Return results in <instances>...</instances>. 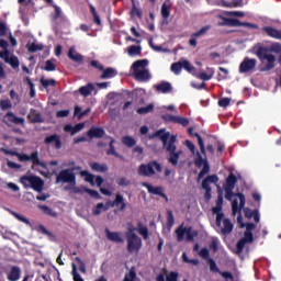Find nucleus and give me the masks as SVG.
Here are the masks:
<instances>
[{"instance_id": "1", "label": "nucleus", "mask_w": 281, "mask_h": 281, "mask_svg": "<svg viewBox=\"0 0 281 281\" xmlns=\"http://www.w3.org/2000/svg\"><path fill=\"white\" fill-rule=\"evenodd\" d=\"M281 54V44L276 42L269 47L259 46L256 50V56L260 60L261 65H265L260 68V71H271V69H276V55Z\"/></svg>"}, {"instance_id": "2", "label": "nucleus", "mask_w": 281, "mask_h": 281, "mask_svg": "<svg viewBox=\"0 0 281 281\" xmlns=\"http://www.w3.org/2000/svg\"><path fill=\"white\" fill-rule=\"evenodd\" d=\"M148 67V59H138L133 63L132 70L134 74L135 80L138 82H148L150 80V71L146 69Z\"/></svg>"}, {"instance_id": "3", "label": "nucleus", "mask_w": 281, "mask_h": 281, "mask_svg": "<svg viewBox=\"0 0 281 281\" xmlns=\"http://www.w3.org/2000/svg\"><path fill=\"white\" fill-rule=\"evenodd\" d=\"M224 192H225V199L227 201H232V196H238L239 205H238V200H236V199L233 200L232 212H233V216L240 214V212H243V209H245V203H246L245 194L234 193V189L226 188V187H224Z\"/></svg>"}, {"instance_id": "4", "label": "nucleus", "mask_w": 281, "mask_h": 281, "mask_svg": "<svg viewBox=\"0 0 281 281\" xmlns=\"http://www.w3.org/2000/svg\"><path fill=\"white\" fill-rule=\"evenodd\" d=\"M20 183L27 190V188H32L35 192H43V186H45V181L42 180L41 177L37 176H22L20 178Z\"/></svg>"}, {"instance_id": "5", "label": "nucleus", "mask_w": 281, "mask_h": 281, "mask_svg": "<svg viewBox=\"0 0 281 281\" xmlns=\"http://www.w3.org/2000/svg\"><path fill=\"white\" fill-rule=\"evenodd\" d=\"M176 236L178 243H182V240H186L187 243H194V238L199 236V232L193 231L192 226H183V224H181L176 229Z\"/></svg>"}, {"instance_id": "6", "label": "nucleus", "mask_w": 281, "mask_h": 281, "mask_svg": "<svg viewBox=\"0 0 281 281\" xmlns=\"http://www.w3.org/2000/svg\"><path fill=\"white\" fill-rule=\"evenodd\" d=\"M175 142H177V137L171 136L165 150L169 153L167 159L171 164V166H179V157H181L182 151H177V145H175Z\"/></svg>"}, {"instance_id": "7", "label": "nucleus", "mask_w": 281, "mask_h": 281, "mask_svg": "<svg viewBox=\"0 0 281 281\" xmlns=\"http://www.w3.org/2000/svg\"><path fill=\"white\" fill-rule=\"evenodd\" d=\"M75 170H80V167H72L59 171L56 177V183H69L70 186H76V173Z\"/></svg>"}, {"instance_id": "8", "label": "nucleus", "mask_w": 281, "mask_h": 281, "mask_svg": "<svg viewBox=\"0 0 281 281\" xmlns=\"http://www.w3.org/2000/svg\"><path fill=\"white\" fill-rule=\"evenodd\" d=\"M155 170L156 172H161V165L159 162H157L156 160H153L150 162L146 164H142L138 167V175L140 177H153V175H155Z\"/></svg>"}, {"instance_id": "9", "label": "nucleus", "mask_w": 281, "mask_h": 281, "mask_svg": "<svg viewBox=\"0 0 281 281\" xmlns=\"http://www.w3.org/2000/svg\"><path fill=\"white\" fill-rule=\"evenodd\" d=\"M126 240H127V251L130 254H136L142 249V238L137 236V234L130 231L126 233Z\"/></svg>"}, {"instance_id": "10", "label": "nucleus", "mask_w": 281, "mask_h": 281, "mask_svg": "<svg viewBox=\"0 0 281 281\" xmlns=\"http://www.w3.org/2000/svg\"><path fill=\"white\" fill-rule=\"evenodd\" d=\"M213 214H216L215 225L221 227L225 213L223 212V193H218L216 205L212 209Z\"/></svg>"}, {"instance_id": "11", "label": "nucleus", "mask_w": 281, "mask_h": 281, "mask_svg": "<svg viewBox=\"0 0 281 281\" xmlns=\"http://www.w3.org/2000/svg\"><path fill=\"white\" fill-rule=\"evenodd\" d=\"M19 161H32L33 166H40L41 168H47V165L45 162L41 161L38 159V153L37 151H32L31 155L27 154H20L15 153Z\"/></svg>"}, {"instance_id": "12", "label": "nucleus", "mask_w": 281, "mask_h": 281, "mask_svg": "<svg viewBox=\"0 0 281 281\" xmlns=\"http://www.w3.org/2000/svg\"><path fill=\"white\" fill-rule=\"evenodd\" d=\"M194 165L196 168H202L200 173L198 175V179H203L205 175L210 172V164L206 159H203V156H201V153H196V157L194 159Z\"/></svg>"}, {"instance_id": "13", "label": "nucleus", "mask_w": 281, "mask_h": 281, "mask_svg": "<svg viewBox=\"0 0 281 281\" xmlns=\"http://www.w3.org/2000/svg\"><path fill=\"white\" fill-rule=\"evenodd\" d=\"M161 119L165 122H171L172 124H180V126H188L190 124V119L183 116H175L172 114H164Z\"/></svg>"}, {"instance_id": "14", "label": "nucleus", "mask_w": 281, "mask_h": 281, "mask_svg": "<svg viewBox=\"0 0 281 281\" xmlns=\"http://www.w3.org/2000/svg\"><path fill=\"white\" fill-rule=\"evenodd\" d=\"M257 60L246 57L239 65V74H249V71L256 69Z\"/></svg>"}, {"instance_id": "15", "label": "nucleus", "mask_w": 281, "mask_h": 281, "mask_svg": "<svg viewBox=\"0 0 281 281\" xmlns=\"http://www.w3.org/2000/svg\"><path fill=\"white\" fill-rule=\"evenodd\" d=\"M261 32L266 34L269 38H274V41H281V30L276 29L271 25H266L261 27Z\"/></svg>"}, {"instance_id": "16", "label": "nucleus", "mask_w": 281, "mask_h": 281, "mask_svg": "<svg viewBox=\"0 0 281 281\" xmlns=\"http://www.w3.org/2000/svg\"><path fill=\"white\" fill-rule=\"evenodd\" d=\"M143 186L147 189V192H149V194H156L157 196H161V199H165L166 203H168V195L164 193V187H153V184L148 182L143 183Z\"/></svg>"}, {"instance_id": "17", "label": "nucleus", "mask_w": 281, "mask_h": 281, "mask_svg": "<svg viewBox=\"0 0 281 281\" xmlns=\"http://www.w3.org/2000/svg\"><path fill=\"white\" fill-rule=\"evenodd\" d=\"M44 144H46L47 146L54 145V148L56 150H60V148H63V140L60 139V135L58 134H52L47 136L44 139Z\"/></svg>"}, {"instance_id": "18", "label": "nucleus", "mask_w": 281, "mask_h": 281, "mask_svg": "<svg viewBox=\"0 0 281 281\" xmlns=\"http://www.w3.org/2000/svg\"><path fill=\"white\" fill-rule=\"evenodd\" d=\"M210 25L203 26L202 29H200L198 32L193 33L189 40V45L190 47H196L198 42L196 40L200 36H204V34H207V31L210 30Z\"/></svg>"}, {"instance_id": "19", "label": "nucleus", "mask_w": 281, "mask_h": 281, "mask_svg": "<svg viewBox=\"0 0 281 281\" xmlns=\"http://www.w3.org/2000/svg\"><path fill=\"white\" fill-rule=\"evenodd\" d=\"M221 19L223 20V22H218L220 27H223V26L238 27V25H240V20L238 19L225 18V16H221Z\"/></svg>"}, {"instance_id": "20", "label": "nucleus", "mask_w": 281, "mask_h": 281, "mask_svg": "<svg viewBox=\"0 0 281 281\" xmlns=\"http://www.w3.org/2000/svg\"><path fill=\"white\" fill-rule=\"evenodd\" d=\"M154 89L157 93H172V85L168 81H161L160 83L155 85Z\"/></svg>"}, {"instance_id": "21", "label": "nucleus", "mask_w": 281, "mask_h": 281, "mask_svg": "<svg viewBox=\"0 0 281 281\" xmlns=\"http://www.w3.org/2000/svg\"><path fill=\"white\" fill-rule=\"evenodd\" d=\"M27 120L31 124H42V122H45L43 115H41V113H38L35 109H31Z\"/></svg>"}, {"instance_id": "22", "label": "nucleus", "mask_w": 281, "mask_h": 281, "mask_svg": "<svg viewBox=\"0 0 281 281\" xmlns=\"http://www.w3.org/2000/svg\"><path fill=\"white\" fill-rule=\"evenodd\" d=\"M7 280H9V281L21 280V268L19 266H12L11 270L7 274Z\"/></svg>"}, {"instance_id": "23", "label": "nucleus", "mask_w": 281, "mask_h": 281, "mask_svg": "<svg viewBox=\"0 0 281 281\" xmlns=\"http://www.w3.org/2000/svg\"><path fill=\"white\" fill-rule=\"evenodd\" d=\"M104 130L102 127H91L88 132L87 135L90 137V139L97 138V139H102L104 137Z\"/></svg>"}, {"instance_id": "24", "label": "nucleus", "mask_w": 281, "mask_h": 281, "mask_svg": "<svg viewBox=\"0 0 281 281\" xmlns=\"http://www.w3.org/2000/svg\"><path fill=\"white\" fill-rule=\"evenodd\" d=\"M105 236L108 240H111L112 243H124V238H122V233L111 232L109 231V228H105Z\"/></svg>"}, {"instance_id": "25", "label": "nucleus", "mask_w": 281, "mask_h": 281, "mask_svg": "<svg viewBox=\"0 0 281 281\" xmlns=\"http://www.w3.org/2000/svg\"><path fill=\"white\" fill-rule=\"evenodd\" d=\"M188 133L191 137H196L200 150L202 155H205V143L203 142V137H201L199 133H194V127H189Z\"/></svg>"}, {"instance_id": "26", "label": "nucleus", "mask_w": 281, "mask_h": 281, "mask_svg": "<svg viewBox=\"0 0 281 281\" xmlns=\"http://www.w3.org/2000/svg\"><path fill=\"white\" fill-rule=\"evenodd\" d=\"M210 183H218V176L216 175H210L202 181V189L207 191L212 190V187H210Z\"/></svg>"}, {"instance_id": "27", "label": "nucleus", "mask_w": 281, "mask_h": 281, "mask_svg": "<svg viewBox=\"0 0 281 281\" xmlns=\"http://www.w3.org/2000/svg\"><path fill=\"white\" fill-rule=\"evenodd\" d=\"M112 207H119L121 212H124V210H126V202H124V195L117 193L114 201L112 202Z\"/></svg>"}, {"instance_id": "28", "label": "nucleus", "mask_w": 281, "mask_h": 281, "mask_svg": "<svg viewBox=\"0 0 281 281\" xmlns=\"http://www.w3.org/2000/svg\"><path fill=\"white\" fill-rule=\"evenodd\" d=\"M222 221H223V227L221 228V234H223V236H227L228 234H232V232H234V224H232V220L222 218Z\"/></svg>"}, {"instance_id": "29", "label": "nucleus", "mask_w": 281, "mask_h": 281, "mask_svg": "<svg viewBox=\"0 0 281 281\" xmlns=\"http://www.w3.org/2000/svg\"><path fill=\"white\" fill-rule=\"evenodd\" d=\"M4 120H7V122H10V124H25V119L14 115L13 112H8L4 115Z\"/></svg>"}, {"instance_id": "30", "label": "nucleus", "mask_w": 281, "mask_h": 281, "mask_svg": "<svg viewBox=\"0 0 281 281\" xmlns=\"http://www.w3.org/2000/svg\"><path fill=\"white\" fill-rule=\"evenodd\" d=\"M80 95H83V98H89L93 91H95V86L93 83H88L86 86H82L79 88Z\"/></svg>"}, {"instance_id": "31", "label": "nucleus", "mask_w": 281, "mask_h": 281, "mask_svg": "<svg viewBox=\"0 0 281 281\" xmlns=\"http://www.w3.org/2000/svg\"><path fill=\"white\" fill-rule=\"evenodd\" d=\"M102 75L100 76L101 80H109L111 78H115V76H117V70H115V68H103Z\"/></svg>"}, {"instance_id": "32", "label": "nucleus", "mask_w": 281, "mask_h": 281, "mask_svg": "<svg viewBox=\"0 0 281 281\" xmlns=\"http://www.w3.org/2000/svg\"><path fill=\"white\" fill-rule=\"evenodd\" d=\"M90 13L92 15V21L98 25V27H102V19L100 18V13L95 10L91 3H89Z\"/></svg>"}, {"instance_id": "33", "label": "nucleus", "mask_w": 281, "mask_h": 281, "mask_svg": "<svg viewBox=\"0 0 281 281\" xmlns=\"http://www.w3.org/2000/svg\"><path fill=\"white\" fill-rule=\"evenodd\" d=\"M91 170L93 172H108L109 171V166L106 164H100V162H90L89 164Z\"/></svg>"}, {"instance_id": "34", "label": "nucleus", "mask_w": 281, "mask_h": 281, "mask_svg": "<svg viewBox=\"0 0 281 281\" xmlns=\"http://www.w3.org/2000/svg\"><path fill=\"white\" fill-rule=\"evenodd\" d=\"M114 144H115V139L111 138L109 143V149L106 150V155H112L113 157H116L117 159H121L122 161H124V156L116 153Z\"/></svg>"}, {"instance_id": "35", "label": "nucleus", "mask_w": 281, "mask_h": 281, "mask_svg": "<svg viewBox=\"0 0 281 281\" xmlns=\"http://www.w3.org/2000/svg\"><path fill=\"white\" fill-rule=\"evenodd\" d=\"M136 232L144 238V240H148V226L144 225V223H137Z\"/></svg>"}, {"instance_id": "36", "label": "nucleus", "mask_w": 281, "mask_h": 281, "mask_svg": "<svg viewBox=\"0 0 281 281\" xmlns=\"http://www.w3.org/2000/svg\"><path fill=\"white\" fill-rule=\"evenodd\" d=\"M53 8L55 12L50 14V19L54 23H56V21H58V19H63L65 14L63 13V9H60L58 4H53Z\"/></svg>"}, {"instance_id": "37", "label": "nucleus", "mask_w": 281, "mask_h": 281, "mask_svg": "<svg viewBox=\"0 0 281 281\" xmlns=\"http://www.w3.org/2000/svg\"><path fill=\"white\" fill-rule=\"evenodd\" d=\"M236 183H238V178H236V175L231 172L226 178V183L224 184V188L234 189L236 188Z\"/></svg>"}, {"instance_id": "38", "label": "nucleus", "mask_w": 281, "mask_h": 281, "mask_svg": "<svg viewBox=\"0 0 281 281\" xmlns=\"http://www.w3.org/2000/svg\"><path fill=\"white\" fill-rule=\"evenodd\" d=\"M68 58H70V60H74V63H82L83 60L82 55L79 53H76V49L74 48H69Z\"/></svg>"}, {"instance_id": "39", "label": "nucleus", "mask_w": 281, "mask_h": 281, "mask_svg": "<svg viewBox=\"0 0 281 281\" xmlns=\"http://www.w3.org/2000/svg\"><path fill=\"white\" fill-rule=\"evenodd\" d=\"M43 44H36V43H27L26 49L30 52V54H35V52H43Z\"/></svg>"}, {"instance_id": "40", "label": "nucleus", "mask_w": 281, "mask_h": 281, "mask_svg": "<svg viewBox=\"0 0 281 281\" xmlns=\"http://www.w3.org/2000/svg\"><path fill=\"white\" fill-rule=\"evenodd\" d=\"M80 177H83L85 181H87V183H90V186H95V182H94L95 176H93V173H90L87 170H82L80 171Z\"/></svg>"}, {"instance_id": "41", "label": "nucleus", "mask_w": 281, "mask_h": 281, "mask_svg": "<svg viewBox=\"0 0 281 281\" xmlns=\"http://www.w3.org/2000/svg\"><path fill=\"white\" fill-rule=\"evenodd\" d=\"M38 210H42L43 214H46V216H53V218H56L58 216V213L56 211L52 210V207L47 205H38Z\"/></svg>"}, {"instance_id": "42", "label": "nucleus", "mask_w": 281, "mask_h": 281, "mask_svg": "<svg viewBox=\"0 0 281 281\" xmlns=\"http://www.w3.org/2000/svg\"><path fill=\"white\" fill-rule=\"evenodd\" d=\"M207 69V72H200L198 78L200 80H204V81H207V80H212V78H214V68H206Z\"/></svg>"}, {"instance_id": "43", "label": "nucleus", "mask_w": 281, "mask_h": 281, "mask_svg": "<svg viewBox=\"0 0 281 281\" xmlns=\"http://www.w3.org/2000/svg\"><path fill=\"white\" fill-rule=\"evenodd\" d=\"M128 56H142V46L131 45L127 48Z\"/></svg>"}, {"instance_id": "44", "label": "nucleus", "mask_w": 281, "mask_h": 281, "mask_svg": "<svg viewBox=\"0 0 281 281\" xmlns=\"http://www.w3.org/2000/svg\"><path fill=\"white\" fill-rule=\"evenodd\" d=\"M153 111H155V104H153V103H149L147 106L137 109L138 115H146L148 113H153Z\"/></svg>"}, {"instance_id": "45", "label": "nucleus", "mask_w": 281, "mask_h": 281, "mask_svg": "<svg viewBox=\"0 0 281 281\" xmlns=\"http://www.w3.org/2000/svg\"><path fill=\"white\" fill-rule=\"evenodd\" d=\"M180 63L182 65V69H184L186 71H188L189 74H192L193 71L196 70V68H194L192 66V64L188 60V59H180Z\"/></svg>"}, {"instance_id": "46", "label": "nucleus", "mask_w": 281, "mask_h": 281, "mask_svg": "<svg viewBox=\"0 0 281 281\" xmlns=\"http://www.w3.org/2000/svg\"><path fill=\"white\" fill-rule=\"evenodd\" d=\"M122 144H124V146H127V148H133V146L137 144V140H135V138H133L132 136H124L122 138Z\"/></svg>"}, {"instance_id": "47", "label": "nucleus", "mask_w": 281, "mask_h": 281, "mask_svg": "<svg viewBox=\"0 0 281 281\" xmlns=\"http://www.w3.org/2000/svg\"><path fill=\"white\" fill-rule=\"evenodd\" d=\"M237 221H238L240 227H246V232H252V229H256V224H254V223L243 224V216L241 215H239L237 217Z\"/></svg>"}, {"instance_id": "48", "label": "nucleus", "mask_w": 281, "mask_h": 281, "mask_svg": "<svg viewBox=\"0 0 281 281\" xmlns=\"http://www.w3.org/2000/svg\"><path fill=\"white\" fill-rule=\"evenodd\" d=\"M72 270H71V276H72V280L74 281H85V279H82V276H80V273H78V267L76 266V263H71Z\"/></svg>"}, {"instance_id": "49", "label": "nucleus", "mask_w": 281, "mask_h": 281, "mask_svg": "<svg viewBox=\"0 0 281 281\" xmlns=\"http://www.w3.org/2000/svg\"><path fill=\"white\" fill-rule=\"evenodd\" d=\"M83 192H86L87 194H89L92 199H97L100 200L102 199V195H100V193L97 190L93 189H89L87 187H83Z\"/></svg>"}, {"instance_id": "50", "label": "nucleus", "mask_w": 281, "mask_h": 281, "mask_svg": "<svg viewBox=\"0 0 281 281\" xmlns=\"http://www.w3.org/2000/svg\"><path fill=\"white\" fill-rule=\"evenodd\" d=\"M40 82L44 89H47L49 87H56V80L54 79L41 78Z\"/></svg>"}, {"instance_id": "51", "label": "nucleus", "mask_w": 281, "mask_h": 281, "mask_svg": "<svg viewBox=\"0 0 281 281\" xmlns=\"http://www.w3.org/2000/svg\"><path fill=\"white\" fill-rule=\"evenodd\" d=\"M207 265L210 267V271H212V273H221V269H218V266H216V261L214 259H209Z\"/></svg>"}, {"instance_id": "52", "label": "nucleus", "mask_w": 281, "mask_h": 281, "mask_svg": "<svg viewBox=\"0 0 281 281\" xmlns=\"http://www.w3.org/2000/svg\"><path fill=\"white\" fill-rule=\"evenodd\" d=\"M130 14L131 16H137V19H142L143 16L142 10H139L137 5H135V2L132 3V9L130 11Z\"/></svg>"}, {"instance_id": "53", "label": "nucleus", "mask_w": 281, "mask_h": 281, "mask_svg": "<svg viewBox=\"0 0 281 281\" xmlns=\"http://www.w3.org/2000/svg\"><path fill=\"white\" fill-rule=\"evenodd\" d=\"M26 85H29L30 88V98H36V90L34 89V82H32V79L30 77L25 78Z\"/></svg>"}, {"instance_id": "54", "label": "nucleus", "mask_w": 281, "mask_h": 281, "mask_svg": "<svg viewBox=\"0 0 281 281\" xmlns=\"http://www.w3.org/2000/svg\"><path fill=\"white\" fill-rule=\"evenodd\" d=\"M5 63H8L13 69L19 68V65H21L19 57L16 56L9 57Z\"/></svg>"}, {"instance_id": "55", "label": "nucleus", "mask_w": 281, "mask_h": 281, "mask_svg": "<svg viewBox=\"0 0 281 281\" xmlns=\"http://www.w3.org/2000/svg\"><path fill=\"white\" fill-rule=\"evenodd\" d=\"M182 65L181 59L177 63L171 64V71L175 72L176 76H179L181 74Z\"/></svg>"}, {"instance_id": "56", "label": "nucleus", "mask_w": 281, "mask_h": 281, "mask_svg": "<svg viewBox=\"0 0 281 281\" xmlns=\"http://www.w3.org/2000/svg\"><path fill=\"white\" fill-rule=\"evenodd\" d=\"M104 211V203L100 202L97 204V206L92 210L93 216H100Z\"/></svg>"}, {"instance_id": "57", "label": "nucleus", "mask_w": 281, "mask_h": 281, "mask_svg": "<svg viewBox=\"0 0 281 281\" xmlns=\"http://www.w3.org/2000/svg\"><path fill=\"white\" fill-rule=\"evenodd\" d=\"M175 225V214L171 210L167 211V227H172Z\"/></svg>"}, {"instance_id": "58", "label": "nucleus", "mask_w": 281, "mask_h": 281, "mask_svg": "<svg viewBox=\"0 0 281 281\" xmlns=\"http://www.w3.org/2000/svg\"><path fill=\"white\" fill-rule=\"evenodd\" d=\"M161 16L162 19H169L170 18V5L164 3L161 5Z\"/></svg>"}, {"instance_id": "59", "label": "nucleus", "mask_w": 281, "mask_h": 281, "mask_svg": "<svg viewBox=\"0 0 281 281\" xmlns=\"http://www.w3.org/2000/svg\"><path fill=\"white\" fill-rule=\"evenodd\" d=\"M137 278V272L135 270L131 269L128 273L125 274L123 281H135Z\"/></svg>"}, {"instance_id": "60", "label": "nucleus", "mask_w": 281, "mask_h": 281, "mask_svg": "<svg viewBox=\"0 0 281 281\" xmlns=\"http://www.w3.org/2000/svg\"><path fill=\"white\" fill-rule=\"evenodd\" d=\"M220 71H222V74L217 75V80H227V76L229 75V70H227L226 68L220 67L218 68Z\"/></svg>"}, {"instance_id": "61", "label": "nucleus", "mask_w": 281, "mask_h": 281, "mask_svg": "<svg viewBox=\"0 0 281 281\" xmlns=\"http://www.w3.org/2000/svg\"><path fill=\"white\" fill-rule=\"evenodd\" d=\"M43 69L44 71H56V64L48 59L45 61V67Z\"/></svg>"}, {"instance_id": "62", "label": "nucleus", "mask_w": 281, "mask_h": 281, "mask_svg": "<svg viewBox=\"0 0 281 281\" xmlns=\"http://www.w3.org/2000/svg\"><path fill=\"white\" fill-rule=\"evenodd\" d=\"M117 186H120L121 188H126L128 186H131V180L122 177V178H119V180L116 181Z\"/></svg>"}, {"instance_id": "63", "label": "nucleus", "mask_w": 281, "mask_h": 281, "mask_svg": "<svg viewBox=\"0 0 281 281\" xmlns=\"http://www.w3.org/2000/svg\"><path fill=\"white\" fill-rule=\"evenodd\" d=\"M245 245H247L246 240L240 238L236 244L237 254H240L245 249Z\"/></svg>"}, {"instance_id": "64", "label": "nucleus", "mask_w": 281, "mask_h": 281, "mask_svg": "<svg viewBox=\"0 0 281 281\" xmlns=\"http://www.w3.org/2000/svg\"><path fill=\"white\" fill-rule=\"evenodd\" d=\"M167 281H178L179 280V272L171 271L166 278Z\"/></svg>"}]
</instances>
